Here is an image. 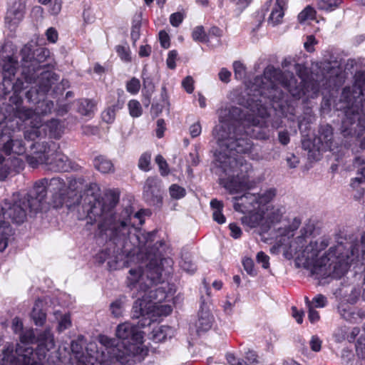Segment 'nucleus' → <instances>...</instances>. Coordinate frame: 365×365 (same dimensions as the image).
Segmentation results:
<instances>
[{"mask_svg": "<svg viewBox=\"0 0 365 365\" xmlns=\"http://www.w3.org/2000/svg\"><path fill=\"white\" fill-rule=\"evenodd\" d=\"M295 70L301 79L299 84L293 73L290 72L283 73L273 67L266 68L264 75L257 76L254 80L250 89L257 93L253 95L255 96H264L274 101L280 100L283 97V93L279 90V85L287 90L293 97L297 98H300L309 91H312L314 93L318 92L320 83L314 81V78L309 79V71L307 68L297 64Z\"/></svg>", "mask_w": 365, "mask_h": 365, "instance_id": "nucleus-6", "label": "nucleus"}, {"mask_svg": "<svg viewBox=\"0 0 365 365\" xmlns=\"http://www.w3.org/2000/svg\"><path fill=\"white\" fill-rule=\"evenodd\" d=\"M11 327L14 333L19 334L24 330L23 322L19 317H15L12 320Z\"/></svg>", "mask_w": 365, "mask_h": 365, "instance_id": "nucleus-51", "label": "nucleus"}, {"mask_svg": "<svg viewBox=\"0 0 365 365\" xmlns=\"http://www.w3.org/2000/svg\"><path fill=\"white\" fill-rule=\"evenodd\" d=\"M43 307V302L40 299L36 300L31 313V317L37 326H43L46 319V314Z\"/></svg>", "mask_w": 365, "mask_h": 365, "instance_id": "nucleus-24", "label": "nucleus"}, {"mask_svg": "<svg viewBox=\"0 0 365 365\" xmlns=\"http://www.w3.org/2000/svg\"><path fill=\"white\" fill-rule=\"evenodd\" d=\"M4 150L7 154L11 152L18 155L24 153L26 148L21 140H11L5 143Z\"/></svg>", "mask_w": 365, "mask_h": 365, "instance_id": "nucleus-27", "label": "nucleus"}, {"mask_svg": "<svg viewBox=\"0 0 365 365\" xmlns=\"http://www.w3.org/2000/svg\"><path fill=\"white\" fill-rule=\"evenodd\" d=\"M48 189L53 195L58 196L56 206H61L63 202L64 196L67 195L66 182L60 178H53L48 180Z\"/></svg>", "mask_w": 365, "mask_h": 365, "instance_id": "nucleus-18", "label": "nucleus"}, {"mask_svg": "<svg viewBox=\"0 0 365 365\" xmlns=\"http://www.w3.org/2000/svg\"><path fill=\"white\" fill-rule=\"evenodd\" d=\"M41 80H46V82H43L40 86V89L44 93L48 91L54 82L57 81L56 75L51 72L43 73Z\"/></svg>", "mask_w": 365, "mask_h": 365, "instance_id": "nucleus-33", "label": "nucleus"}, {"mask_svg": "<svg viewBox=\"0 0 365 365\" xmlns=\"http://www.w3.org/2000/svg\"><path fill=\"white\" fill-rule=\"evenodd\" d=\"M169 192L171 197L178 200L185 195V190L178 185H172L169 188Z\"/></svg>", "mask_w": 365, "mask_h": 365, "instance_id": "nucleus-42", "label": "nucleus"}, {"mask_svg": "<svg viewBox=\"0 0 365 365\" xmlns=\"http://www.w3.org/2000/svg\"><path fill=\"white\" fill-rule=\"evenodd\" d=\"M24 14V6L20 2L15 3L11 7L5 17V23L9 29H14L22 20Z\"/></svg>", "mask_w": 365, "mask_h": 365, "instance_id": "nucleus-19", "label": "nucleus"}, {"mask_svg": "<svg viewBox=\"0 0 365 365\" xmlns=\"http://www.w3.org/2000/svg\"><path fill=\"white\" fill-rule=\"evenodd\" d=\"M301 235L290 243V252L296 256L299 264L310 270L312 274L319 277L325 278L331 276L334 278H340L346 272V265L340 262H335L337 259L336 250H341V246L330 247L329 255L318 256L329 245L327 239L320 237L314 239L312 236V227L307 226L300 230Z\"/></svg>", "mask_w": 365, "mask_h": 365, "instance_id": "nucleus-5", "label": "nucleus"}, {"mask_svg": "<svg viewBox=\"0 0 365 365\" xmlns=\"http://www.w3.org/2000/svg\"><path fill=\"white\" fill-rule=\"evenodd\" d=\"M47 40L51 43H56L58 39V32L53 28H49L46 33Z\"/></svg>", "mask_w": 365, "mask_h": 365, "instance_id": "nucleus-59", "label": "nucleus"}, {"mask_svg": "<svg viewBox=\"0 0 365 365\" xmlns=\"http://www.w3.org/2000/svg\"><path fill=\"white\" fill-rule=\"evenodd\" d=\"M34 150L33 153L26 156V162L32 168H36L41 164H45L47 167L48 154L51 152V148L45 143L36 142L31 145Z\"/></svg>", "mask_w": 365, "mask_h": 365, "instance_id": "nucleus-14", "label": "nucleus"}, {"mask_svg": "<svg viewBox=\"0 0 365 365\" xmlns=\"http://www.w3.org/2000/svg\"><path fill=\"white\" fill-rule=\"evenodd\" d=\"M18 158L11 159L8 158L4 163L0 165V180H4L8 176L11 170V164L16 165L19 163Z\"/></svg>", "mask_w": 365, "mask_h": 365, "instance_id": "nucleus-34", "label": "nucleus"}, {"mask_svg": "<svg viewBox=\"0 0 365 365\" xmlns=\"http://www.w3.org/2000/svg\"><path fill=\"white\" fill-rule=\"evenodd\" d=\"M129 113L133 118H138L142 115L143 108L139 101L130 100L128 104Z\"/></svg>", "mask_w": 365, "mask_h": 365, "instance_id": "nucleus-36", "label": "nucleus"}, {"mask_svg": "<svg viewBox=\"0 0 365 365\" xmlns=\"http://www.w3.org/2000/svg\"><path fill=\"white\" fill-rule=\"evenodd\" d=\"M36 342L35 351L31 346L25 345H21L15 350L21 365H61L63 357L50 329L38 334Z\"/></svg>", "mask_w": 365, "mask_h": 365, "instance_id": "nucleus-7", "label": "nucleus"}, {"mask_svg": "<svg viewBox=\"0 0 365 365\" xmlns=\"http://www.w3.org/2000/svg\"><path fill=\"white\" fill-rule=\"evenodd\" d=\"M49 53L46 48H39L32 53L29 47L24 46L21 51L23 73L32 76L33 73L46 67V65L42 63L48 57Z\"/></svg>", "mask_w": 365, "mask_h": 365, "instance_id": "nucleus-10", "label": "nucleus"}, {"mask_svg": "<svg viewBox=\"0 0 365 365\" xmlns=\"http://www.w3.org/2000/svg\"><path fill=\"white\" fill-rule=\"evenodd\" d=\"M47 169L54 172H69L77 170L78 165L71 161L64 154L51 150L47 158Z\"/></svg>", "mask_w": 365, "mask_h": 365, "instance_id": "nucleus-12", "label": "nucleus"}, {"mask_svg": "<svg viewBox=\"0 0 365 365\" xmlns=\"http://www.w3.org/2000/svg\"><path fill=\"white\" fill-rule=\"evenodd\" d=\"M277 192V189L274 187L261 190L257 193L247 192L239 197H233L234 209L241 212L251 209L262 212L270 206L269 203L274 199Z\"/></svg>", "mask_w": 365, "mask_h": 365, "instance_id": "nucleus-9", "label": "nucleus"}, {"mask_svg": "<svg viewBox=\"0 0 365 365\" xmlns=\"http://www.w3.org/2000/svg\"><path fill=\"white\" fill-rule=\"evenodd\" d=\"M178 53L176 51H170L168 53V56L167 58V65L168 67L170 69H174L176 66L175 59L177 58Z\"/></svg>", "mask_w": 365, "mask_h": 365, "instance_id": "nucleus-56", "label": "nucleus"}, {"mask_svg": "<svg viewBox=\"0 0 365 365\" xmlns=\"http://www.w3.org/2000/svg\"><path fill=\"white\" fill-rule=\"evenodd\" d=\"M55 315L56 316V319H58V324L57 327L58 331L62 332L71 326V320L69 314H61L58 312H56Z\"/></svg>", "mask_w": 365, "mask_h": 365, "instance_id": "nucleus-31", "label": "nucleus"}, {"mask_svg": "<svg viewBox=\"0 0 365 365\" xmlns=\"http://www.w3.org/2000/svg\"><path fill=\"white\" fill-rule=\"evenodd\" d=\"M19 118L27 121L29 128L24 133V137L28 140H35L38 138L43 126L41 117L31 109H23L19 111Z\"/></svg>", "mask_w": 365, "mask_h": 365, "instance_id": "nucleus-11", "label": "nucleus"}, {"mask_svg": "<svg viewBox=\"0 0 365 365\" xmlns=\"http://www.w3.org/2000/svg\"><path fill=\"white\" fill-rule=\"evenodd\" d=\"M243 266L245 271L250 275L255 276L256 274L255 269L254 268V262L250 258H246L243 260Z\"/></svg>", "mask_w": 365, "mask_h": 365, "instance_id": "nucleus-50", "label": "nucleus"}, {"mask_svg": "<svg viewBox=\"0 0 365 365\" xmlns=\"http://www.w3.org/2000/svg\"><path fill=\"white\" fill-rule=\"evenodd\" d=\"M218 76L221 81L228 83L230 80L231 72L227 69L222 68L219 72Z\"/></svg>", "mask_w": 365, "mask_h": 365, "instance_id": "nucleus-63", "label": "nucleus"}, {"mask_svg": "<svg viewBox=\"0 0 365 365\" xmlns=\"http://www.w3.org/2000/svg\"><path fill=\"white\" fill-rule=\"evenodd\" d=\"M333 140V130L329 125H322L319 130V136L315 139L314 143L319 150H331Z\"/></svg>", "mask_w": 365, "mask_h": 365, "instance_id": "nucleus-16", "label": "nucleus"}, {"mask_svg": "<svg viewBox=\"0 0 365 365\" xmlns=\"http://www.w3.org/2000/svg\"><path fill=\"white\" fill-rule=\"evenodd\" d=\"M202 128L199 123H195L190 127V134L192 138H196L201 133Z\"/></svg>", "mask_w": 365, "mask_h": 365, "instance_id": "nucleus-62", "label": "nucleus"}, {"mask_svg": "<svg viewBox=\"0 0 365 365\" xmlns=\"http://www.w3.org/2000/svg\"><path fill=\"white\" fill-rule=\"evenodd\" d=\"M287 0H276L268 18V23L274 26L282 22Z\"/></svg>", "mask_w": 365, "mask_h": 365, "instance_id": "nucleus-20", "label": "nucleus"}, {"mask_svg": "<svg viewBox=\"0 0 365 365\" xmlns=\"http://www.w3.org/2000/svg\"><path fill=\"white\" fill-rule=\"evenodd\" d=\"M119 201L118 195L113 190L105 192L101 198L88 190L81 197L85 212L87 213L88 222L98 223V232L100 236L111 241L122 247L127 243V238L140 252L150 255V250L155 233L145 232L135 227L130 226V217H120L115 212Z\"/></svg>", "mask_w": 365, "mask_h": 365, "instance_id": "nucleus-2", "label": "nucleus"}, {"mask_svg": "<svg viewBox=\"0 0 365 365\" xmlns=\"http://www.w3.org/2000/svg\"><path fill=\"white\" fill-rule=\"evenodd\" d=\"M192 37L195 41H208L207 36L203 26H198L193 29L192 33Z\"/></svg>", "mask_w": 365, "mask_h": 365, "instance_id": "nucleus-39", "label": "nucleus"}, {"mask_svg": "<svg viewBox=\"0 0 365 365\" xmlns=\"http://www.w3.org/2000/svg\"><path fill=\"white\" fill-rule=\"evenodd\" d=\"M94 107L95 104L93 101L88 99H84L81 102L78 110L82 115H88L93 111Z\"/></svg>", "mask_w": 365, "mask_h": 365, "instance_id": "nucleus-41", "label": "nucleus"}, {"mask_svg": "<svg viewBox=\"0 0 365 365\" xmlns=\"http://www.w3.org/2000/svg\"><path fill=\"white\" fill-rule=\"evenodd\" d=\"M309 319L312 323H315L319 319V314L316 311L313 307L309 304Z\"/></svg>", "mask_w": 365, "mask_h": 365, "instance_id": "nucleus-61", "label": "nucleus"}, {"mask_svg": "<svg viewBox=\"0 0 365 365\" xmlns=\"http://www.w3.org/2000/svg\"><path fill=\"white\" fill-rule=\"evenodd\" d=\"M140 88V81L133 77L127 83H126V90L131 94H136L138 93Z\"/></svg>", "mask_w": 365, "mask_h": 365, "instance_id": "nucleus-43", "label": "nucleus"}, {"mask_svg": "<svg viewBox=\"0 0 365 365\" xmlns=\"http://www.w3.org/2000/svg\"><path fill=\"white\" fill-rule=\"evenodd\" d=\"M159 38L161 46L165 48H168L170 46V38L168 34L164 31H161L159 33Z\"/></svg>", "mask_w": 365, "mask_h": 365, "instance_id": "nucleus-58", "label": "nucleus"}, {"mask_svg": "<svg viewBox=\"0 0 365 365\" xmlns=\"http://www.w3.org/2000/svg\"><path fill=\"white\" fill-rule=\"evenodd\" d=\"M115 336L120 340L102 335L99 342L102 345L101 351L96 344L91 343L86 348V354L76 342L71 345V353L66 365H116L117 362L125 364L135 356H143L148 349L143 344V332L129 322L118 324Z\"/></svg>", "mask_w": 365, "mask_h": 365, "instance_id": "nucleus-3", "label": "nucleus"}, {"mask_svg": "<svg viewBox=\"0 0 365 365\" xmlns=\"http://www.w3.org/2000/svg\"><path fill=\"white\" fill-rule=\"evenodd\" d=\"M128 286L138 290L134 296L137 300L133 304V317L139 318L140 326H149L153 317L158 315H168L172 312L169 305L161 304L167 294L163 287H157L161 281V272L159 267H148L145 272L140 268L129 270Z\"/></svg>", "mask_w": 365, "mask_h": 365, "instance_id": "nucleus-4", "label": "nucleus"}, {"mask_svg": "<svg viewBox=\"0 0 365 365\" xmlns=\"http://www.w3.org/2000/svg\"><path fill=\"white\" fill-rule=\"evenodd\" d=\"M257 262L262 264L264 269L269 267V257L263 252H259L256 257Z\"/></svg>", "mask_w": 365, "mask_h": 365, "instance_id": "nucleus-48", "label": "nucleus"}, {"mask_svg": "<svg viewBox=\"0 0 365 365\" xmlns=\"http://www.w3.org/2000/svg\"><path fill=\"white\" fill-rule=\"evenodd\" d=\"M116 52L120 58L124 61H130V56L129 49L123 46H117Z\"/></svg>", "mask_w": 365, "mask_h": 365, "instance_id": "nucleus-49", "label": "nucleus"}, {"mask_svg": "<svg viewBox=\"0 0 365 365\" xmlns=\"http://www.w3.org/2000/svg\"><path fill=\"white\" fill-rule=\"evenodd\" d=\"M194 81L191 76H187L182 82V87L188 93H192L194 91Z\"/></svg>", "mask_w": 365, "mask_h": 365, "instance_id": "nucleus-52", "label": "nucleus"}, {"mask_svg": "<svg viewBox=\"0 0 365 365\" xmlns=\"http://www.w3.org/2000/svg\"><path fill=\"white\" fill-rule=\"evenodd\" d=\"M245 359L246 361H243V364L255 365L257 362V356L255 351H249L246 353Z\"/></svg>", "mask_w": 365, "mask_h": 365, "instance_id": "nucleus-54", "label": "nucleus"}, {"mask_svg": "<svg viewBox=\"0 0 365 365\" xmlns=\"http://www.w3.org/2000/svg\"><path fill=\"white\" fill-rule=\"evenodd\" d=\"M123 104L124 102L118 99L115 105L106 109L102 113L103 120L107 123H113L115 118L116 110L121 109L123 106Z\"/></svg>", "mask_w": 365, "mask_h": 365, "instance_id": "nucleus-26", "label": "nucleus"}, {"mask_svg": "<svg viewBox=\"0 0 365 365\" xmlns=\"http://www.w3.org/2000/svg\"><path fill=\"white\" fill-rule=\"evenodd\" d=\"M316 11L310 6H307L303 11L298 15V20L300 23H303L308 20H312L314 18Z\"/></svg>", "mask_w": 365, "mask_h": 365, "instance_id": "nucleus-37", "label": "nucleus"}, {"mask_svg": "<svg viewBox=\"0 0 365 365\" xmlns=\"http://www.w3.org/2000/svg\"><path fill=\"white\" fill-rule=\"evenodd\" d=\"M165 130V123L163 119H158L157 120V129H156V135L158 138H160L163 136L164 131Z\"/></svg>", "mask_w": 365, "mask_h": 365, "instance_id": "nucleus-60", "label": "nucleus"}, {"mask_svg": "<svg viewBox=\"0 0 365 365\" xmlns=\"http://www.w3.org/2000/svg\"><path fill=\"white\" fill-rule=\"evenodd\" d=\"M150 155L145 153L143 154L138 161V167L140 170L148 171L150 170L149 165L150 163Z\"/></svg>", "mask_w": 365, "mask_h": 365, "instance_id": "nucleus-46", "label": "nucleus"}, {"mask_svg": "<svg viewBox=\"0 0 365 365\" xmlns=\"http://www.w3.org/2000/svg\"><path fill=\"white\" fill-rule=\"evenodd\" d=\"M155 163L159 166L161 175H165L168 173L169 170L168 163L162 155H158L155 157Z\"/></svg>", "mask_w": 365, "mask_h": 365, "instance_id": "nucleus-47", "label": "nucleus"}, {"mask_svg": "<svg viewBox=\"0 0 365 365\" xmlns=\"http://www.w3.org/2000/svg\"><path fill=\"white\" fill-rule=\"evenodd\" d=\"M213 322L214 318L210 312L202 307L195 324L197 331L200 333L208 331L211 329Z\"/></svg>", "mask_w": 365, "mask_h": 365, "instance_id": "nucleus-21", "label": "nucleus"}, {"mask_svg": "<svg viewBox=\"0 0 365 365\" xmlns=\"http://www.w3.org/2000/svg\"><path fill=\"white\" fill-rule=\"evenodd\" d=\"M42 4H47L51 2L52 4L51 7V13L52 14H58L61 9V0H38Z\"/></svg>", "mask_w": 365, "mask_h": 365, "instance_id": "nucleus-45", "label": "nucleus"}, {"mask_svg": "<svg viewBox=\"0 0 365 365\" xmlns=\"http://www.w3.org/2000/svg\"><path fill=\"white\" fill-rule=\"evenodd\" d=\"M220 124L214 130L213 135L219 145L215 153V164L222 173L220 180L230 194H235L250 189L253 184L247 177L240 176L237 172L239 166L243 162L237 154L246 153L252 148V143L248 135H252L259 139H267L269 134L259 133V130L267 127L268 113L266 108L258 101L249 103V106L242 111L237 107H225L219 112Z\"/></svg>", "mask_w": 365, "mask_h": 365, "instance_id": "nucleus-1", "label": "nucleus"}, {"mask_svg": "<svg viewBox=\"0 0 365 365\" xmlns=\"http://www.w3.org/2000/svg\"><path fill=\"white\" fill-rule=\"evenodd\" d=\"M309 345L312 351H319L322 348V341L317 336H313L309 341Z\"/></svg>", "mask_w": 365, "mask_h": 365, "instance_id": "nucleus-55", "label": "nucleus"}, {"mask_svg": "<svg viewBox=\"0 0 365 365\" xmlns=\"http://www.w3.org/2000/svg\"><path fill=\"white\" fill-rule=\"evenodd\" d=\"M300 220L294 218L292 225L288 227H280L278 229V236L281 237L282 239L280 240V242L283 240L285 241V237L288 239L291 237L294 236V231L296 230L300 225Z\"/></svg>", "mask_w": 365, "mask_h": 365, "instance_id": "nucleus-28", "label": "nucleus"}, {"mask_svg": "<svg viewBox=\"0 0 365 365\" xmlns=\"http://www.w3.org/2000/svg\"><path fill=\"white\" fill-rule=\"evenodd\" d=\"M93 165L96 169L102 173H109L114 171L113 163L106 157L100 155L94 159Z\"/></svg>", "mask_w": 365, "mask_h": 365, "instance_id": "nucleus-25", "label": "nucleus"}, {"mask_svg": "<svg viewBox=\"0 0 365 365\" xmlns=\"http://www.w3.org/2000/svg\"><path fill=\"white\" fill-rule=\"evenodd\" d=\"M34 332L33 329H24L21 333L19 334L20 344H18L16 349L21 345H25L26 346H30L29 343L32 342L34 339Z\"/></svg>", "mask_w": 365, "mask_h": 365, "instance_id": "nucleus-35", "label": "nucleus"}, {"mask_svg": "<svg viewBox=\"0 0 365 365\" xmlns=\"http://www.w3.org/2000/svg\"><path fill=\"white\" fill-rule=\"evenodd\" d=\"M359 175L360 176L355 178L351 182V186L354 188L356 187V183L361 184L365 182V168H361Z\"/></svg>", "mask_w": 365, "mask_h": 365, "instance_id": "nucleus-64", "label": "nucleus"}, {"mask_svg": "<svg viewBox=\"0 0 365 365\" xmlns=\"http://www.w3.org/2000/svg\"><path fill=\"white\" fill-rule=\"evenodd\" d=\"M43 130L44 131L48 130L49 135L54 138H58L61 134V126L58 120L53 119L48 121L46 124L43 125Z\"/></svg>", "mask_w": 365, "mask_h": 365, "instance_id": "nucleus-29", "label": "nucleus"}, {"mask_svg": "<svg viewBox=\"0 0 365 365\" xmlns=\"http://www.w3.org/2000/svg\"><path fill=\"white\" fill-rule=\"evenodd\" d=\"M17 61L14 59L11 56H9L4 61L3 70L5 73V76L10 77L11 76H14L16 68H17Z\"/></svg>", "mask_w": 365, "mask_h": 365, "instance_id": "nucleus-30", "label": "nucleus"}, {"mask_svg": "<svg viewBox=\"0 0 365 365\" xmlns=\"http://www.w3.org/2000/svg\"><path fill=\"white\" fill-rule=\"evenodd\" d=\"M175 334V330L169 326H158L153 328L152 332L150 334L149 338L156 342H163L168 339H171Z\"/></svg>", "mask_w": 365, "mask_h": 365, "instance_id": "nucleus-22", "label": "nucleus"}, {"mask_svg": "<svg viewBox=\"0 0 365 365\" xmlns=\"http://www.w3.org/2000/svg\"><path fill=\"white\" fill-rule=\"evenodd\" d=\"M339 4V0H317L318 8L321 10H332L337 7Z\"/></svg>", "mask_w": 365, "mask_h": 365, "instance_id": "nucleus-40", "label": "nucleus"}, {"mask_svg": "<svg viewBox=\"0 0 365 365\" xmlns=\"http://www.w3.org/2000/svg\"><path fill=\"white\" fill-rule=\"evenodd\" d=\"M235 76L237 79H242L245 76V66L240 61H235L233 63Z\"/></svg>", "mask_w": 365, "mask_h": 365, "instance_id": "nucleus-44", "label": "nucleus"}, {"mask_svg": "<svg viewBox=\"0 0 365 365\" xmlns=\"http://www.w3.org/2000/svg\"><path fill=\"white\" fill-rule=\"evenodd\" d=\"M183 20V15L180 12L174 13L171 14L170 17V21L172 26H178Z\"/></svg>", "mask_w": 365, "mask_h": 365, "instance_id": "nucleus-57", "label": "nucleus"}, {"mask_svg": "<svg viewBox=\"0 0 365 365\" xmlns=\"http://www.w3.org/2000/svg\"><path fill=\"white\" fill-rule=\"evenodd\" d=\"M242 222L250 227L261 226L264 228H267L264 213L259 210L258 212L250 213L249 215L243 217Z\"/></svg>", "mask_w": 365, "mask_h": 365, "instance_id": "nucleus-23", "label": "nucleus"}, {"mask_svg": "<svg viewBox=\"0 0 365 365\" xmlns=\"http://www.w3.org/2000/svg\"><path fill=\"white\" fill-rule=\"evenodd\" d=\"M143 198L150 205H158L162 201L160 182L157 178L149 177L143 186Z\"/></svg>", "mask_w": 365, "mask_h": 365, "instance_id": "nucleus-15", "label": "nucleus"}, {"mask_svg": "<svg viewBox=\"0 0 365 365\" xmlns=\"http://www.w3.org/2000/svg\"><path fill=\"white\" fill-rule=\"evenodd\" d=\"M285 212L286 209L284 206L281 205H271L266 207L265 210L262 211V212L264 213L266 227L268 228L271 225L279 222Z\"/></svg>", "mask_w": 365, "mask_h": 365, "instance_id": "nucleus-17", "label": "nucleus"}, {"mask_svg": "<svg viewBox=\"0 0 365 365\" xmlns=\"http://www.w3.org/2000/svg\"><path fill=\"white\" fill-rule=\"evenodd\" d=\"M125 299V297H120L110 304V309L114 317L118 318L122 316Z\"/></svg>", "mask_w": 365, "mask_h": 365, "instance_id": "nucleus-32", "label": "nucleus"}, {"mask_svg": "<svg viewBox=\"0 0 365 365\" xmlns=\"http://www.w3.org/2000/svg\"><path fill=\"white\" fill-rule=\"evenodd\" d=\"M181 268L189 273H192L196 270V266L191 261L182 259L180 262Z\"/></svg>", "mask_w": 365, "mask_h": 365, "instance_id": "nucleus-53", "label": "nucleus"}, {"mask_svg": "<svg viewBox=\"0 0 365 365\" xmlns=\"http://www.w3.org/2000/svg\"><path fill=\"white\" fill-rule=\"evenodd\" d=\"M306 302L307 305L309 306L311 304L313 308H323L326 306L327 303V300L326 297H324L322 294H317L315 296L312 302H309L308 297L305 298Z\"/></svg>", "mask_w": 365, "mask_h": 365, "instance_id": "nucleus-38", "label": "nucleus"}, {"mask_svg": "<svg viewBox=\"0 0 365 365\" xmlns=\"http://www.w3.org/2000/svg\"><path fill=\"white\" fill-rule=\"evenodd\" d=\"M30 205L29 197H19V195H14L11 200H4L0 210V252L8 245L7 237L11 232L9 220L18 224L24 222L29 211L34 212Z\"/></svg>", "mask_w": 365, "mask_h": 365, "instance_id": "nucleus-8", "label": "nucleus"}, {"mask_svg": "<svg viewBox=\"0 0 365 365\" xmlns=\"http://www.w3.org/2000/svg\"><path fill=\"white\" fill-rule=\"evenodd\" d=\"M48 180L43 178L35 182L32 191L26 195L30 198L31 210L37 212L42 208V203L45 199L48 189Z\"/></svg>", "mask_w": 365, "mask_h": 365, "instance_id": "nucleus-13", "label": "nucleus"}]
</instances>
